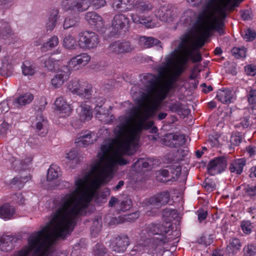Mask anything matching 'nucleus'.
Segmentation results:
<instances>
[{"label":"nucleus","mask_w":256,"mask_h":256,"mask_svg":"<svg viewBox=\"0 0 256 256\" xmlns=\"http://www.w3.org/2000/svg\"><path fill=\"white\" fill-rule=\"evenodd\" d=\"M246 72L248 75L254 76L256 74V66L250 64L245 68Z\"/></svg>","instance_id":"774afa93"},{"label":"nucleus","mask_w":256,"mask_h":256,"mask_svg":"<svg viewBox=\"0 0 256 256\" xmlns=\"http://www.w3.org/2000/svg\"><path fill=\"white\" fill-rule=\"evenodd\" d=\"M158 77L152 74L144 76L142 83L146 92L145 110L136 115L132 126L130 125L132 118L130 117L116 126L114 130L116 138L104 142L98 153V160L91 164L82 176H112L118 165L129 163L122 156L131 155L136 151L142 131L150 128L154 124L153 121L147 120L158 109L170 92L158 84Z\"/></svg>","instance_id":"f257e3e1"},{"label":"nucleus","mask_w":256,"mask_h":256,"mask_svg":"<svg viewBox=\"0 0 256 256\" xmlns=\"http://www.w3.org/2000/svg\"><path fill=\"white\" fill-rule=\"evenodd\" d=\"M75 181L74 190L62 200V204L51 220L38 231L28 238V245L14 256H66V252L55 250L54 244L64 240L72 231L78 216L86 214L90 201L98 194L100 184L94 182L89 187L88 178ZM106 178L107 177H102Z\"/></svg>","instance_id":"f03ea898"},{"label":"nucleus","mask_w":256,"mask_h":256,"mask_svg":"<svg viewBox=\"0 0 256 256\" xmlns=\"http://www.w3.org/2000/svg\"><path fill=\"white\" fill-rule=\"evenodd\" d=\"M87 22L97 30L102 29L104 26V22L101 16L94 12H88L85 14Z\"/></svg>","instance_id":"dca6fc26"},{"label":"nucleus","mask_w":256,"mask_h":256,"mask_svg":"<svg viewBox=\"0 0 256 256\" xmlns=\"http://www.w3.org/2000/svg\"><path fill=\"white\" fill-rule=\"evenodd\" d=\"M81 86V88L80 89V90L79 96L82 98L90 99L93 92L92 85L87 82H84Z\"/></svg>","instance_id":"c756f323"},{"label":"nucleus","mask_w":256,"mask_h":256,"mask_svg":"<svg viewBox=\"0 0 256 256\" xmlns=\"http://www.w3.org/2000/svg\"><path fill=\"white\" fill-rule=\"evenodd\" d=\"M142 166V168H148L150 167V164L148 160L140 158L138 159L132 165V168L136 170H140L136 168L140 167Z\"/></svg>","instance_id":"de8ad7c7"},{"label":"nucleus","mask_w":256,"mask_h":256,"mask_svg":"<svg viewBox=\"0 0 256 256\" xmlns=\"http://www.w3.org/2000/svg\"><path fill=\"white\" fill-rule=\"evenodd\" d=\"M220 25V24H210L207 19L198 26V38H195L191 32L185 33L179 44L178 47L181 49L180 54L176 64L185 68L190 60L194 63L201 62L202 58L198 50L203 46L206 39L210 36V32L212 28L221 32Z\"/></svg>","instance_id":"20e7f679"},{"label":"nucleus","mask_w":256,"mask_h":256,"mask_svg":"<svg viewBox=\"0 0 256 256\" xmlns=\"http://www.w3.org/2000/svg\"><path fill=\"white\" fill-rule=\"evenodd\" d=\"M130 244V241L128 236L126 234H121L111 240L110 246L113 251L117 252H123Z\"/></svg>","instance_id":"ddd939ff"},{"label":"nucleus","mask_w":256,"mask_h":256,"mask_svg":"<svg viewBox=\"0 0 256 256\" xmlns=\"http://www.w3.org/2000/svg\"><path fill=\"white\" fill-rule=\"evenodd\" d=\"M246 195L251 199H255L256 196V184L254 186L247 185L244 189Z\"/></svg>","instance_id":"a18cd8bd"},{"label":"nucleus","mask_w":256,"mask_h":256,"mask_svg":"<svg viewBox=\"0 0 256 256\" xmlns=\"http://www.w3.org/2000/svg\"><path fill=\"white\" fill-rule=\"evenodd\" d=\"M68 72L64 71L59 72L51 80L52 86L54 88H58L64 83V81L68 78Z\"/></svg>","instance_id":"cd10ccee"},{"label":"nucleus","mask_w":256,"mask_h":256,"mask_svg":"<svg viewBox=\"0 0 256 256\" xmlns=\"http://www.w3.org/2000/svg\"><path fill=\"white\" fill-rule=\"evenodd\" d=\"M134 2V0H116L112 4V8L122 12L132 10Z\"/></svg>","instance_id":"412c9836"},{"label":"nucleus","mask_w":256,"mask_h":256,"mask_svg":"<svg viewBox=\"0 0 256 256\" xmlns=\"http://www.w3.org/2000/svg\"><path fill=\"white\" fill-rule=\"evenodd\" d=\"M56 110L59 112L62 116L65 117L70 115L72 112L71 105L66 102L63 96L58 98L54 102Z\"/></svg>","instance_id":"a211bd4d"},{"label":"nucleus","mask_w":256,"mask_h":256,"mask_svg":"<svg viewBox=\"0 0 256 256\" xmlns=\"http://www.w3.org/2000/svg\"><path fill=\"white\" fill-rule=\"evenodd\" d=\"M107 50L110 53L120 55V51L118 48V44H116V42H114L111 43L107 48Z\"/></svg>","instance_id":"e2e57ef3"},{"label":"nucleus","mask_w":256,"mask_h":256,"mask_svg":"<svg viewBox=\"0 0 256 256\" xmlns=\"http://www.w3.org/2000/svg\"><path fill=\"white\" fill-rule=\"evenodd\" d=\"M130 24V20L125 14H116L112 20V28L116 33H119L122 30H127Z\"/></svg>","instance_id":"f8f14e48"},{"label":"nucleus","mask_w":256,"mask_h":256,"mask_svg":"<svg viewBox=\"0 0 256 256\" xmlns=\"http://www.w3.org/2000/svg\"><path fill=\"white\" fill-rule=\"evenodd\" d=\"M78 115L80 121L90 120L92 117V108L85 103H82L78 108Z\"/></svg>","instance_id":"6ab92c4d"},{"label":"nucleus","mask_w":256,"mask_h":256,"mask_svg":"<svg viewBox=\"0 0 256 256\" xmlns=\"http://www.w3.org/2000/svg\"><path fill=\"white\" fill-rule=\"evenodd\" d=\"M68 70H78L82 68L76 56L72 57L68 61Z\"/></svg>","instance_id":"864d4df0"},{"label":"nucleus","mask_w":256,"mask_h":256,"mask_svg":"<svg viewBox=\"0 0 256 256\" xmlns=\"http://www.w3.org/2000/svg\"><path fill=\"white\" fill-rule=\"evenodd\" d=\"M16 212L14 208L9 204L5 203L0 206V218L4 220H8L14 218Z\"/></svg>","instance_id":"5701e85b"},{"label":"nucleus","mask_w":256,"mask_h":256,"mask_svg":"<svg viewBox=\"0 0 256 256\" xmlns=\"http://www.w3.org/2000/svg\"><path fill=\"white\" fill-rule=\"evenodd\" d=\"M172 230V224L169 222L163 224L152 223L148 224L146 231L150 236H152V238H146L142 242L134 246L130 254L134 255L135 252H142L146 250H150L151 248H155L158 246H162L168 243L172 238L168 237L166 234Z\"/></svg>","instance_id":"39448f33"},{"label":"nucleus","mask_w":256,"mask_h":256,"mask_svg":"<svg viewBox=\"0 0 256 256\" xmlns=\"http://www.w3.org/2000/svg\"><path fill=\"white\" fill-rule=\"evenodd\" d=\"M252 110V108L244 109V116L240 118V122L236 125L238 126H242L243 128H247L254 126L253 122L250 119V114Z\"/></svg>","instance_id":"b1692460"},{"label":"nucleus","mask_w":256,"mask_h":256,"mask_svg":"<svg viewBox=\"0 0 256 256\" xmlns=\"http://www.w3.org/2000/svg\"><path fill=\"white\" fill-rule=\"evenodd\" d=\"M244 256H255L256 255V246L252 244H248L243 249Z\"/></svg>","instance_id":"c03bdc74"},{"label":"nucleus","mask_w":256,"mask_h":256,"mask_svg":"<svg viewBox=\"0 0 256 256\" xmlns=\"http://www.w3.org/2000/svg\"><path fill=\"white\" fill-rule=\"evenodd\" d=\"M76 56L82 68L86 66L90 62L91 59L90 56L86 52L80 54Z\"/></svg>","instance_id":"37998d69"},{"label":"nucleus","mask_w":256,"mask_h":256,"mask_svg":"<svg viewBox=\"0 0 256 256\" xmlns=\"http://www.w3.org/2000/svg\"><path fill=\"white\" fill-rule=\"evenodd\" d=\"M22 74L25 76H32L35 73V66L28 60L24 61L22 66Z\"/></svg>","instance_id":"72a5a7b5"},{"label":"nucleus","mask_w":256,"mask_h":256,"mask_svg":"<svg viewBox=\"0 0 256 256\" xmlns=\"http://www.w3.org/2000/svg\"><path fill=\"white\" fill-rule=\"evenodd\" d=\"M242 36L246 41H252L256 36V34L254 30L248 28L244 30Z\"/></svg>","instance_id":"09e8293b"},{"label":"nucleus","mask_w":256,"mask_h":256,"mask_svg":"<svg viewBox=\"0 0 256 256\" xmlns=\"http://www.w3.org/2000/svg\"><path fill=\"white\" fill-rule=\"evenodd\" d=\"M132 6V10L136 12V14L132 13L130 14L134 23L141 24L147 28L154 27V22L150 16H140L138 14H146L152 12L154 8V6L151 2L148 0H134Z\"/></svg>","instance_id":"423d86ee"},{"label":"nucleus","mask_w":256,"mask_h":256,"mask_svg":"<svg viewBox=\"0 0 256 256\" xmlns=\"http://www.w3.org/2000/svg\"><path fill=\"white\" fill-rule=\"evenodd\" d=\"M227 166V161L225 157H216L208 163V174L212 176L219 174L226 170Z\"/></svg>","instance_id":"9d476101"},{"label":"nucleus","mask_w":256,"mask_h":256,"mask_svg":"<svg viewBox=\"0 0 256 256\" xmlns=\"http://www.w3.org/2000/svg\"><path fill=\"white\" fill-rule=\"evenodd\" d=\"M240 227L243 232L246 234L252 232L253 228L252 224L249 220H243L241 222Z\"/></svg>","instance_id":"6e6d98bb"},{"label":"nucleus","mask_w":256,"mask_h":256,"mask_svg":"<svg viewBox=\"0 0 256 256\" xmlns=\"http://www.w3.org/2000/svg\"><path fill=\"white\" fill-rule=\"evenodd\" d=\"M242 138L241 136L239 134H232V135L230 142L232 145L234 146H238L242 142Z\"/></svg>","instance_id":"680f3d73"},{"label":"nucleus","mask_w":256,"mask_h":256,"mask_svg":"<svg viewBox=\"0 0 256 256\" xmlns=\"http://www.w3.org/2000/svg\"><path fill=\"white\" fill-rule=\"evenodd\" d=\"M32 158L28 156L24 158L23 160H22L20 164V170H25L28 168L32 164ZM16 170H19V169H17Z\"/></svg>","instance_id":"052dcab7"},{"label":"nucleus","mask_w":256,"mask_h":256,"mask_svg":"<svg viewBox=\"0 0 256 256\" xmlns=\"http://www.w3.org/2000/svg\"><path fill=\"white\" fill-rule=\"evenodd\" d=\"M168 8H170V4H166L160 6L159 8L156 11L155 15L156 17L162 20L163 18H166L164 16L166 14V10Z\"/></svg>","instance_id":"8fccbe9b"},{"label":"nucleus","mask_w":256,"mask_h":256,"mask_svg":"<svg viewBox=\"0 0 256 256\" xmlns=\"http://www.w3.org/2000/svg\"><path fill=\"white\" fill-rule=\"evenodd\" d=\"M40 61L43 66L50 71L54 70L58 68V61L54 60L48 56H44L40 58Z\"/></svg>","instance_id":"c85d7f7f"},{"label":"nucleus","mask_w":256,"mask_h":256,"mask_svg":"<svg viewBox=\"0 0 256 256\" xmlns=\"http://www.w3.org/2000/svg\"><path fill=\"white\" fill-rule=\"evenodd\" d=\"M78 19L75 16H68L65 18L64 22V29H68L70 28L78 25Z\"/></svg>","instance_id":"4c0bfd02"},{"label":"nucleus","mask_w":256,"mask_h":256,"mask_svg":"<svg viewBox=\"0 0 256 256\" xmlns=\"http://www.w3.org/2000/svg\"><path fill=\"white\" fill-rule=\"evenodd\" d=\"M84 82L78 79L72 80L68 83L67 88L72 94L79 96L80 90V89L81 88V86Z\"/></svg>","instance_id":"2f4dec72"},{"label":"nucleus","mask_w":256,"mask_h":256,"mask_svg":"<svg viewBox=\"0 0 256 256\" xmlns=\"http://www.w3.org/2000/svg\"><path fill=\"white\" fill-rule=\"evenodd\" d=\"M246 164V160L244 158L236 159L230 162L228 168L231 173L239 175L242 172L244 167Z\"/></svg>","instance_id":"4be33fe9"},{"label":"nucleus","mask_w":256,"mask_h":256,"mask_svg":"<svg viewBox=\"0 0 256 256\" xmlns=\"http://www.w3.org/2000/svg\"><path fill=\"white\" fill-rule=\"evenodd\" d=\"M14 238L10 236H6L0 238V250L4 252H8L12 250L13 244L12 241Z\"/></svg>","instance_id":"7c9ffc66"},{"label":"nucleus","mask_w":256,"mask_h":256,"mask_svg":"<svg viewBox=\"0 0 256 256\" xmlns=\"http://www.w3.org/2000/svg\"><path fill=\"white\" fill-rule=\"evenodd\" d=\"M97 138L98 136L94 132L86 130L80 134V136L76 140L75 142L77 146L85 147L93 144L97 140Z\"/></svg>","instance_id":"f3484780"},{"label":"nucleus","mask_w":256,"mask_h":256,"mask_svg":"<svg viewBox=\"0 0 256 256\" xmlns=\"http://www.w3.org/2000/svg\"><path fill=\"white\" fill-rule=\"evenodd\" d=\"M122 54L130 52L134 50V47L128 41L120 42Z\"/></svg>","instance_id":"5fc2aeb1"},{"label":"nucleus","mask_w":256,"mask_h":256,"mask_svg":"<svg viewBox=\"0 0 256 256\" xmlns=\"http://www.w3.org/2000/svg\"><path fill=\"white\" fill-rule=\"evenodd\" d=\"M32 126L36 129L38 135L42 136H45L48 132V120L40 112H38L32 120Z\"/></svg>","instance_id":"2eb2a0df"},{"label":"nucleus","mask_w":256,"mask_h":256,"mask_svg":"<svg viewBox=\"0 0 256 256\" xmlns=\"http://www.w3.org/2000/svg\"><path fill=\"white\" fill-rule=\"evenodd\" d=\"M108 204L109 207L114 208L118 213L126 212L132 206V200L127 196L118 198L112 196L108 201Z\"/></svg>","instance_id":"1a4fd4ad"},{"label":"nucleus","mask_w":256,"mask_h":256,"mask_svg":"<svg viewBox=\"0 0 256 256\" xmlns=\"http://www.w3.org/2000/svg\"><path fill=\"white\" fill-rule=\"evenodd\" d=\"M63 46L66 49L75 50L78 46L75 38L70 35H66L63 39Z\"/></svg>","instance_id":"473e14b6"},{"label":"nucleus","mask_w":256,"mask_h":256,"mask_svg":"<svg viewBox=\"0 0 256 256\" xmlns=\"http://www.w3.org/2000/svg\"><path fill=\"white\" fill-rule=\"evenodd\" d=\"M140 216L139 212H136L124 216V217L119 216L118 219L116 218L117 222H123L125 220L129 222H133L138 218Z\"/></svg>","instance_id":"ea45409f"},{"label":"nucleus","mask_w":256,"mask_h":256,"mask_svg":"<svg viewBox=\"0 0 256 256\" xmlns=\"http://www.w3.org/2000/svg\"><path fill=\"white\" fill-rule=\"evenodd\" d=\"M66 158L72 163L78 164L80 162L78 154L76 150L72 149L66 154Z\"/></svg>","instance_id":"a19ab883"},{"label":"nucleus","mask_w":256,"mask_h":256,"mask_svg":"<svg viewBox=\"0 0 256 256\" xmlns=\"http://www.w3.org/2000/svg\"><path fill=\"white\" fill-rule=\"evenodd\" d=\"M58 42L59 41L58 38L56 36H52L48 40L47 42H45L43 44L42 46V50L47 51L52 50L58 46Z\"/></svg>","instance_id":"f704fd0d"},{"label":"nucleus","mask_w":256,"mask_h":256,"mask_svg":"<svg viewBox=\"0 0 256 256\" xmlns=\"http://www.w3.org/2000/svg\"><path fill=\"white\" fill-rule=\"evenodd\" d=\"M242 246V244L238 238H231L229 240L228 244L226 246V250L229 254L234 255L240 250Z\"/></svg>","instance_id":"a878e982"},{"label":"nucleus","mask_w":256,"mask_h":256,"mask_svg":"<svg viewBox=\"0 0 256 256\" xmlns=\"http://www.w3.org/2000/svg\"><path fill=\"white\" fill-rule=\"evenodd\" d=\"M58 11L54 10L48 18V21L46 23V27L47 30H52L56 25L58 18Z\"/></svg>","instance_id":"c9c22d12"},{"label":"nucleus","mask_w":256,"mask_h":256,"mask_svg":"<svg viewBox=\"0 0 256 256\" xmlns=\"http://www.w3.org/2000/svg\"><path fill=\"white\" fill-rule=\"evenodd\" d=\"M138 44L142 47L147 48L160 44V42L153 37L140 36L138 38Z\"/></svg>","instance_id":"393cba45"},{"label":"nucleus","mask_w":256,"mask_h":256,"mask_svg":"<svg viewBox=\"0 0 256 256\" xmlns=\"http://www.w3.org/2000/svg\"><path fill=\"white\" fill-rule=\"evenodd\" d=\"M216 98L218 101L223 104L230 103L232 99V92L228 88L219 90L217 92Z\"/></svg>","instance_id":"bb28decb"},{"label":"nucleus","mask_w":256,"mask_h":256,"mask_svg":"<svg viewBox=\"0 0 256 256\" xmlns=\"http://www.w3.org/2000/svg\"><path fill=\"white\" fill-rule=\"evenodd\" d=\"M10 104H12V100H10L8 102L6 101L2 102L0 104V114L8 112Z\"/></svg>","instance_id":"0e129e2a"},{"label":"nucleus","mask_w":256,"mask_h":256,"mask_svg":"<svg viewBox=\"0 0 256 256\" xmlns=\"http://www.w3.org/2000/svg\"><path fill=\"white\" fill-rule=\"evenodd\" d=\"M90 5L96 8H100L104 6L106 4V0H90Z\"/></svg>","instance_id":"69168bd1"},{"label":"nucleus","mask_w":256,"mask_h":256,"mask_svg":"<svg viewBox=\"0 0 256 256\" xmlns=\"http://www.w3.org/2000/svg\"><path fill=\"white\" fill-rule=\"evenodd\" d=\"M186 142L185 137L184 134H174V145L172 148H178L184 144Z\"/></svg>","instance_id":"3c124183"},{"label":"nucleus","mask_w":256,"mask_h":256,"mask_svg":"<svg viewBox=\"0 0 256 256\" xmlns=\"http://www.w3.org/2000/svg\"><path fill=\"white\" fill-rule=\"evenodd\" d=\"M100 42L98 35L91 30H84L78 34V46L84 50L96 48Z\"/></svg>","instance_id":"6e6552de"},{"label":"nucleus","mask_w":256,"mask_h":256,"mask_svg":"<svg viewBox=\"0 0 256 256\" xmlns=\"http://www.w3.org/2000/svg\"><path fill=\"white\" fill-rule=\"evenodd\" d=\"M246 52V49L244 46L241 48L234 47L231 50L232 55L237 59L245 58Z\"/></svg>","instance_id":"e433bc0d"},{"label":"nucleus","mask_w":256,"mask_h":256,"mask_svg":"<svg viewBox=\"0 0 256 256\" xmlns=\"http://www.w3.org/2000/svg\"><path fill=\"white\" fill-rule=\"evenodd\" d=\"M202 186L207 191H212L215 188L216 184L212 178L206 177L202 184Z\"/></svg>","instance_id":"13d9d810"},{"label":"nucleus","mask_w":256,"mask_h":256,"mask_svg":"<svg viewBox=\"0 0 256 256\" xmlns=\"http://www.w3.org/2000/svg\"><path fill=\"white\" fill-rule=\"evenodd\" d=\"M184 70V68L177 64H176L174 71L168 70L165 66L162 67L160 69L159 74L160 76H164V78L160 82L158 80V84L170 92L174 88L175 83Z\"/></svg>","instance_id":"0eeeda50"},{"label":"nucleus","mask_w":256,"mask_h":256,"mask_svg":"<svg viewBox=\"0 0 256 256\" xmlns=\"http://www.w3.org/2000/svg\"><path fill=\"white\" fill-rule=\"evenodd\" d=\"M33 100L34 96L30 92H26L12 100V105L14 108H20L30 104Z\"/></svg>","instance_id":"aec40b11"},{"label":"nucleus","mask_w":256,"mask_h":256,"mask_svg":"<svg viewBox=\"0 0 256 256\" xmlns=\"http://www.w3.org/2000/svg\"><path fill=\"white\" fill-rule=\"evenodd\" d=\"M174 138V133L167 134L162 138V144L172 148Z\"/></svg>","instance_id":"603ef678"},{"label":"nucleus","mask_w":256,"mask_h":256,"mask_svg":"<svg viewBox=\"0 0 256 256\" xmlns=\"http://www.w3.org/2000/svg\"><path fill=\"white\" fill-rule=\"evenodd\" d=\"M43 180H46V182L42 183L43 186L46 188H52L55 186L53 182L56 181L58 177H43Z\"/></svg>","instance_id":"bf43d9fd"},{"label":"nucleus","mask_w":256,"mask_h":256,"mask_svg":"<svg viewBox=\"0 0 256 256\" xmlns=\"http://www.w3.org/2000/svg\"><path fill=\"white\" fill-rule=\"evenodd\" d=\"M60 168L56 164H52L47 171V176H61Z\"/></svg>","instance_id":"79ce46f5"},{"label":"nucleus","mask_w":256,"mask_h":256,"mask_svg":"<svg viewBox=\"0 0 256 256\" xmlns=\"http://www.w3.org/2000/svg\"><path fill=\"white\" fill-rule=\"evenodd\" d=\"M156 180L161 182H165L168 184H172V182L178 180V177H172L170 179L166 180V177H156Z\"/></svg>","instance_id":"338daca9"},{"label":"nucleus","mask_w":256,"mask_h":256,"mask_svg":"<svg viewBox=\"0 0 256 256\" xmlns=\"http://www.w3.org/2000/svg\"><path fill=\"white\" fill-rule=\"evenodd\" d=\"M248 102L250 104H256V90L250 88V90L248 89L246 94Z\"/></svg>","instance_id":"4d7b16f0"},{"label":"nucleus","mask_w":256,"mask_h":256,"mask_svg":"<svg viewBox=\"0 0 256 256\" xmlns=\"http://www.w3.org/2000/svg\"><path fill=\"white\" fill-rule=\"evenodd\" d=\"M168 108L172 112L178 114L182 113L184 110L182 104L178 101L170 103L168 106Z\"/></svg>","instance_id":"58836bf2"},{"label":"nucleus","mask_w":256,"mask_h":256,"mask_svg":"<svg viewBox=\"0 0 256 256\" xmlns=\"http://www.w3.org/2000/svg\"><path fill=\"white\" fill-rule=\"evenodd\" d=\"M90 6L88 0H64L62 6L66 10L82 12L86 10Z\"/></svg>","instance_id":"9b49d317"},{"label":"nucleus","mask_w":256,"mask_h":256,"mask_svg":"<svg viewBox=\"0 0 256 256\" xmlns=\"http://www.w3.org/2000/svg\"><path fill=\"white\" fill-rule=\"evenodd\" d=\"M107 253V250L102 244H97L94 248V256H104Z\"/></svg>","instance_id":"49530a36"},{"label":"nucleus","mask_w":256,"mask_h":256,"mask_svg":"<svg viewBox=\"0 0 256 256\" xmlns=\"http://www.w3.org/2000/svg\"><path fill=\"white\" fill-rule=\"evenodd\" d=\"M244 0H206L202 12L197 16L195 12L192 10H186L180 18V21L186 26L194 24L198 36L197 26L199 24L204 22L208 18L210 24H220L221 32L212 28L210 36L213 30L217 32L220 35L224 34L223 27L224 20L227 16L228 12L232 11L235 7L238 6Z\"/></svg>","instance_id":"7ed1b4c3"},{"label":"nucleus","mask_w":256,"mask_h":256,"mask_svg":"<svg viewBox=\"0 0 256 256\" xmlns=\"http://www.w3.org/2000/svg\"><path fill=\"white\" fill-rule=\"evenodd\" d=\"M170 194L168 191L158 193L149 198L148 203L153 207L160 208L166 204L170 201Z\"/></svg>","instance_id":"4468645a"}]
</instances>
